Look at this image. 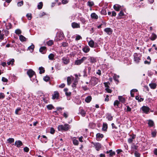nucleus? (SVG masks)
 Returning a JSON list of instances; mask_svg holds the SVG:
<instances>
[{
    "label": "nucleus",
    "mask_w": 157,
    "mask_h": 157,
    "mask_svg": "<svg viewBox=\"0 0 157 157\" xmlns=\"http://www.w3.org/2000/svg\"><path fill=\"white\" fill-rule=\"evenodd\" d=\"M70 128V126L68 124H65L64 125H59L58 127L59 131H67Z\"/></svg>",
    "instance_id": "nucleus-1"
},
{
    "label": "nucleus",
    "mask_w": 157,
    "mask_h": 157,
    "mask_svg": "<svg viewBox=\"0 0 157 157\" xmlns=\"http://www.w3.org/2000/svg\"><path fill=\"white\" fill-rule=\"evenodd\" d=\"M87 57H82L81 59L76 60L75 62V64L76 65H79L87 59Z\"/></svg>",
    "instance_id": "nucleus-2"
},
{
    "label": "nucleus",
    "mask_w": 157,
    "mask_h": 157,
    "mask_svg": "<svg viewBox=\"0 0 157 157\" xmlns=\"http://www.w3.org/2000/svg\"><path fill=\"white\" fill-rule=\"evenodd\" d=\"M91 143L94 145L93 147H95L97 151H99L100 150L101 147V144L99 143H94L93 142H92Z\"/></svg>",
    "instance_id": "nucleus-3"
},
{
    "label": "nucleus",
    "mask_w": 157,
    "mask_h": 157,
    "mask_svg": "<svg viewBox=\"0 0 157 157\" xmlns=\"http://www.w3.org/2000/svg\"><path fill=\"white\" fill-rule=\"evenodd\" d=\"M62 60L63 63L65 65L68 64L70 62L69 58L67 57H63L62 59Z\"/></svg>",
    "instance_id": "nucleus-4"
},
{
    "label": "nucleus",
    "mask_w": 157,
    "mask_h": 157,
    "mask_svg": "<svg viewBox=\"0 0 157 157\" xmlns=\"http://www.w3.org/2000/svg\"><path fill=\"white\" fill-rule=\"evenodd\" d=\"M91 81L92 84L94 86L98 83V79L96 77H93L91 78Z\"/></svg>",
    "instance_id": "nucleus-5"
},
{
    "label": "nucleus",
    "mask_w": 157,
    "mask_h": 157,
    "mask_svg": "<svg viewBox=\"0 0 157 157\" xmlns=\"http://www.w3.org/2000/svg\"><path fill=\"white\" fill-rule=\"evenodd\" d=\"M88 44L90 47L92 48H95L97 47L96 44H95L94 42L92 40H91L88 42Z\"/></svg>",
    "instance_id": "nucleus-6"
},
{
    "label": "nucleus",
    "mask_w": 157,
    "mask_h": 157,
    "mask_svg": "<svg viewBox=\"0 0 157 157\" xmlns=\"http://www.w3.org/2000/svg\"><path fill=\"white\" fill-rule=\"evenodd\" d=\"M27 74L30 78L33 75H35V72L31 69L29 70L27 72Z\"/></svg>",
    "instance_id": "nucleus-7"
},
{
    "label": "nucleus",
    "mask_w": 157,
    "mask_h": 157,
    "mask_svg": "<svg viewBox=\"0 0 157 157\" xmlns=\"http://www.w3.org/2000/svg\"><path fill=\"white\" fill-rule=\"evenodd\" d=\"M130 136L131 137L128 138V142L129 144H131L133 140L136 138V135L132 134Z\"/></svg>",
    "instance_id": "nucleus-8"
},
{
    "label": "nucleus",
    "mask_w": 157,
    "mask_h": 157,
    "mask_svg": "<svg viewBox=\"0 0 157 157\" xmlns=\"http://www.w3.org/2000/svg\"><path fill=\"white\" fill-rule=\"evenodd\" d=\"M104 31L109 35L111 34L113 32V30L110 28H105L104 29Z\"/></svg>",
    "instance_id": "nucleus-9"
},
{
    "label": "nucleus",
    "mask_w": 157,
    "mask_h": 157,
    "mask_svg": "<svg viewBox=\"0 0 157 157\" xmlns=\"http://www.w3.org/2000/svg\"><path fill=\"white\" fill-rule=\"evenodd\" d=\"M142 109L144 113L147 114L149 112L150 109L147 106H143L142 107Z\"/></svg>",
    "instance_id": "nucleus-10"
},
{
    "label": "nucleus",
    "mask_w": 157,
    "mask_h": 157,
    "mask_svg": "<svg viewBox=\"0 0 157 157\" xmlns=\"http://www.w3.org/2000/svg\"><path fill=\"white\" fill-rule=\"evenodd\" d=\"M15 145H16L17 147H20L23 145L22 142L20 140H17L15 141L14 143Z\"/></svg>",
    "instance_id": "nucleus-11"
},
{
    "label": "nucleus",
    "mask_w": 157,
    "mask_h": 157,
    "mask_svg": "<svg viewBox=\"0 0 157 157\" xmlns=\"http://www.w3.org/2000/svg\"><path fill=\"white\" fill-rule=\"evenodd\" d=\"M71 26L73 28H80L79 23H78L75 22L72 23Z\"/></svg>",
    "instance_id": "nucleus-12"
},
{
    "label": "nucleus",
    "mask_w": 157,
    "mask_h": 157,
    "mask_svg": "<svg viewBox=\"0 0 157 157\" xmlns=\"http://www.w3.org/2000/svg\"><path fill=\"white\" fill-rule=\"evenodd\" d=\"M59 96V93L58 91H56L54 92V94L52 95V99H55L56 98L58 99Z\"/></svg>",
    "instance_id": "nucleus-13"
},
{
    "label": "nucleus",
    "mask_w": 157,
    "mask_h": 157,
    "mask_svg": "<svg viewBox=\"0 0 157 157\" xmlns=\"http://www.w3.org/2000/svg\"><path fill=\"white\" fill-rule=\"evenodd\" d=\"M121 6L118 4H115L113 6L114 9L117 11H119L121 9Z\"/></svg>",
    "instance_id": "nucleus-14"
},
{
    "label": "nucleus",
    "mask_w": 157,
    "mask_h": 157,
    "mask_svg": "<svg viewBox=\"0 0 157 157\" xmlns=\"http://www.w3.org/2000/svg\"><path fill=\"white\" fill-rule=\"evenodd\" d=\"M134 60L136 63H138L140 59L138 56V54L137 53H135L134 55Z\"/></svg>",
    "instance_id": "nucleus-15"
},
{
    "label": "nucleus",
    "mask_w": 157,
    "mask_h": 157,
    "mask_svg": "<svg viewBox=\"0 0 157 157\" xmlns=\"http://www.w3.org/2000/svg\"><path fill=\"white\" fill-rule=\"evenodd\" d=\"M138 147L134 144H133L131 145V149L132 151H134L135 150H137Z\"/></svg>",
    "instance_id": "nucleus-16"
},
{
    "label": "nucleus",
    "mask_w": 157,
    "mask_h": 157,
    "mask_svg": "<svg viewBox=\"0 0 157 157\" xmlns=\"http://www.w3.org/2000/svg\"><path fill=\"white\" fill-rule=\"evenodd\" d=\"M82 50L84 52L86 53L89 52L90 48L88 46L86 45L82 48Z\"/></svg>",
    "instance_id": "nucleus-17"
},
{
    "label": "nucleus",
    "mask_w": 157,
    "mask_h": 157,
    "mask_svg": "<svg viewBox=\"0 0 157 157\" xmlns=\"http://www.w3.org/2000/svg\"><path fill=\"white\" fill-rule=\"evenodd\" d=\"M88 60L90 61L91 63H95L97 61L96 58L93 57H89Z\"/></svg>",
    "instance_id": "nucleus-18"
},
{
    "label": "nucleus",
    "mask_w": 157,
    "mask_h": 157,
    "mask_svg": "<svg viewBox=\"0 0 157 157\" xmlns=\"http://www.w3.org/2000/svg\"><path fill=\"white\" fill-rule=\"evenodd\" d=\"M73 144L75 145H78L79 144L78 141L76 139L75 137H73L72 139Z\"/></svg>",
    "instance_id": "nucleus-19"
},
{
    "label": "nucleus",
    "mask_w": 157,
    "mask_h": 157,
    "mask_svg": "<svg viewBox=\"0 0 157 157\" xmlns=\"http://www.w3.org/2000/svg\"><path fill=\"white\" fill-rule=\"evenodd\" d=\"M46 51V48L45 47H41L40 48V52L43 54L45 53Z\"/></svg>",
    "instance_id": "nucleus-20"
},
{
    "label": "nucleus",
    "mask_w": 157,
    "mask_h": 157,
    "mask_svg": "<svg viewBox=\"0 0 157 157\" xmlns=\"http://www.w3.org/2000/svg\"><path fill=\"white\" fill-rule=\"evenodd\" d=\"M106 153L107 154L109 153V157H112L115 154V152L113 151L112 150L107 151Z\"/></svg>",
    "instance_id": "nucleus-21"
},
{
    "label": "nucleus",
    "mask_w": 157,
    "mask_h": 157,
    "mask_svg": "<svg viewBox=\"0 0 157 157\" xmlns=\"http://www.w3.org/2000/svg\"><path fill=\"white\" fill-rule=\"evenodd\" d=\"M157 38V35L154 33H152L150 37V39L152 41L154 40Z\"/></svg>",
    "instance_id": "nucleus-22"
},
{
    "label": "nucleus",
    "mask_w": 157,
    "mask_h": 157,
    "mask_svg": "<svg viewBox=\"0 0 157 157\" xmlns=\"http://www.w3.org/2000/svg\"><path fill=\"white\" fill-rule=\"evenodd\" d=\"M118 99L122 103H124L125 101V99L122 96H118Z\"/></svg>",
    "instance_id": "nucleus-23"
},
{
    "label": "nucleus",
    "mask_w": 157,
    "mask_h": 157,
    "mask_svg": "<svg viewBox=\"0 0 157 157\" xmlns=\"http://www.w3.org/2000/svg\"><path fill=\"white\" fill-rule=\"evenodd\" d=\"M92 97L90 96H87L85 99V101L86 103H89L92 100Z\"/></svg>",
    "instance_id": "nucleus-24"
},
{
    "label": "nucleus",
    "mask_w": 157,
    "mask_h": 157,
    "mask_svg": "<svg viewBox=\"0 0 157 157\" xmlns=\"http://www.w3.org/2000/svg\"><path fill=\"white\" fill-rule=\"evenodd\" d=\"M90 16L92 19H97L98 18V15L95 13H92Z\"/></svg>",
    "instance_id": "nucleus-25"
},
{
    "label": "nucleus",
    "mask_w": 157,
    "mask_h": 157,
    "mask_svg": "<svg viewBox=\"0 0 157 157\" xmlns=\"http://www.w3.org/2000/svg\"><path fill=\"white\" fill-rule=\"evenodd\" d=\"M103 136V135L102 134L100 133H97L96 135V139L98 140H99L100 138H102Z\"/></svg>",
    "instance_id": "nucleus-26"
},
{
    "label": "nucleus",
    "mask_w": 157,
    "mask_h": 157,
    "mask_svg": "<svg viewBox=\"0 0 157 157\" xmlns=\"http://www.w3.org/2000/svg\"><path fill=\"white\" fill-rule=\"evenodd\" d=\"M149 86L152 89H155L156 87V84L155 83H151L149 84Z\"/></svg>",
    "instance_id": "nucleus-27"
},
{
    "label": "nucleus",
    "mask_w": 157,
    "mask_h": 157,
    "mask_svg": "<svg viewBox=\"0 0 157 157\" xmlns=\"http://www.w3.org/2000/svg\"><path fill=\"white\" fill-rule=\"evenodd\" d=\"M124 16V14L122 10H121L120 11V13L118 14V16L119 17L118 18L119 19H121L122 17H123Z\"/></svg>",
    "instance_id": "nucleus-28"
},
{
    "label": "nucleus",
    "mask_w": 157,
    "mask_h": 157,
    "mask_svg": "<svg viewBox=\"0 0 157 157\" xmlns=\"http://www.w3.org/2000/svg\"><path fill=\"white\" fill-rule=\"evenodd\" d=\"M19 39L21 41H25L27 40V39L25 37L22 35L20 36Z\"/></svg>",
    "instance_id": "nucleus-29"
},
{
    "label": "nucleus",
    "mask_w": 157,
    "mask_h": 157,
    "mask_svg": "<svg viewBox=\"0 0 157 157\" xmlns=\"http://www.w3.org/2000/svg\"><path fill=\"white\" fill-rule=\"evenodd\" d=\"M106 118L109 121H112L113 120V117L112 116L111 114L109 113H108L107 115Z\"/></svg>",
    "instance_id": "nucleus-30"
},
{
    "label": "nucleus",
    "mask_w": 157,
    "mask_h": 157,
    "mask_svg": "<svg viewBox=\"0 0 157 157\" xmlns=\"http://www.w3.org/2000/svg\"><path fill=\"white\" fill-rule=\"evenodd\" d=\"M14 62V59H12L7 62V64L8 66L10 65H12L13 64Z\"/></svg>",
    "instance_id": "nucleus-31"
},
{
    "label": "nucleus",
    "mask_w": 157,
    "mask_h": 157,
    "mask_svg": "<svg viewBox=\"0 0 157 157\" xmlns=\"http://www.w3.org/2000/svg\"><path fill=\"white\" fill-rule=\"evenodd\" d=\"M80 113L82 117H85V116L86 113L84 110L83 109H81L80 111Z\"/></svg>",
    "instance_id": "nucleus-32"
},
{
    "label": "nucleus",
    "mask_w": 157,
    "mask_h": 157,
    "mask_svg": "<svg viewBox=\"0 0 157 157\" xmlns=\"http://www.w3.org/2000/svg\"><path fill=\"white\" fill-rule=\"evenodd\" d=\"M148 124L150 127H152L154 124L153 121L151 120H149L148 121Z\"/></svg>",
    "instance_id": "nucleus-33"
},
{
    "label": "nucleus",
    "mask_w": 157,
    "mask_h": 157,
    "mask_svg": "<svg viewBox=\"0 0 157 157\" xmlns=\"http://www.w3.org/2000/svg\"><path fill=\"white\" fill-rule=\"evenodd\" d=\"M34 46L33 44H32L31 46H30L28 48V49L29 50H30L31 52H32L34 50Z\"/></svg>",
    "instance_id": "nucleus-34"
},
{
    "label": "nucleus",
    "mask_w": 157,
    "mask_h": 157,
    "mask_svg": "<svg viewBox=\"0 0 157 157\" xmlns=\"http://www.w3.org/2000/svg\"><path fill=\"white\" fill-rule=\"evenodd\" d=\"M39 69L40 71L39 73L40 74L44 73L45 72L44 68L42 67H39Z\"/></svg>",
    "instance_id": "nucleus-35"
},
{
    "label": "nucleus",
    "mask_w": 157,
    "mask_h": 157,
    "mask_svg": "<svg viewBox=\"0 0 157 157\" xmlns=\"http://www.w3.org/2000/svg\"><path fill=\"white\" fill-rule=\"evenodd\" d=\"M107 124L106 123H103L102 129L103 131H106L107 128Z\"/></svg>",
    "instance_id": "nucleus-36"
},
{
    "label": "nucleus",
    "mask_w": 157,
    "mask_h": 157,
    "mask_svg": "<svg viewBox=\"0 0 157 157\" xmlns=\"http://www.w3.org/2000/svg\"><path fill=\"white\" fill-rule=\"evenodd\" d=\"M119 102L117 100H115L114 102V105L115 107L116 106V108H118L119 106Z\"/></svg>",
    "instance_id": "nucleus-37"
},
{
    "label": "nucleus",
    "mask_w": 157,
    "mask_h": 157,
    "mask_svg": "<svg viewBox=\"0 0 157 157\" xmlns=\"http://www.w3.org/2000/svg\"><path fill=\"white\" fill-rule=\"evenodd\" d=\"M59 40H61L63 38V33H60L59 34Z\"/></svg>",
    "instance_id": "nucleus-38"
},
{
    "label": "nucleus",
    "mask_w": 157,
    "mask_h": 157,
    "mask_svg": "<svg viewBox=\"0 0 157 157\" xmlns=\"http://www.w3.org/2000/svg\"><path fill=\"white\" fill-rule=\"evenodd\" d=\"M71 77H67V83L68 85H70L71 84Z\"/></svg>",
    "instance_id": "nucleus-39"
},
{
    "label": "nucleus",
    "mask_w": 157,
    "mask_h": 157,
    "mask_svg": "<svg viewBox=\"0 0 157 157\" xmlns=\"http://www.w3.org/2000/svg\"><path fill=\"white\" fill-rule=\"evenodd\" d=\"M43 6V3L42 2H40L37 5V7L39 9H42Z\"/></svg>",
    "instance_id": "nucleus-40"
},
{
    "label": "nucleus",
    "mask_w": 157,
    "mask_h": 157,
    "mask_svg": "<svg viewBox=\"0 0 157 157\" xmlns=\"http://www.w3.org/2000/svg\"><path fill=\"white\" fill-rule=\"evenodd\" d=\"M54 55L52 53H51L49 55L48 57L50 59L52 60L54 59Z\"/></svg>",
    "instance_id": "nucleus-41"
},
{
    "label": "nucleus",
    "mask_w": 157,
    "mask_h": 157,
    "mask_svg": "<svg viewBox=\"0 0 157 157\" xmlns=\"http://www.w3.org/2000/svg\"><path fill=\"white\" fill-rule=\"evenodd\" d=\"M8 142L10 144L14 142V139L12 138H9L7 140Z\"/></svg>",
    "instance_id": "nucleus-42"
},
{
    "label": "nucleus",
    "mask_w": 157,
    "mask_h": 157,
    "mask_svg": "<svg viewBox=\"0 0 157 157\" xmlns=\"http://www.w3.org/2000/svg\"><path fill=\"white\" fill-rule=\"evenodd\" d=\"M80 21L82 22V24H85L86 20L84 18L81 17L80 18Z\"/></svg>",
    "instance_id": "nucleus-43"
},
{
    "label": "nucleus",
    "mask_w": 157,
    "mask_h": 157,
    "mask_svg": "<svg viewBox=\"0 0 157 157\" xmlns=\"http://www.w3.org/2000/svg\"><path fill=\"white\" fill-rule=\"evenodd\" d=\"M47 108L48 110H51L54 108V107L52 105H49L47 106Z\"/></svg>",
    "instance_id": "nucleus-44"
},
{
    "label": "nucleus",
    "mask_w": 157,
    "mask_h": 157,
    "mask_svg": "<svg viewBox=\"0 0 157 157\" xmlns=\"http://www.w3.org/2000/svg\"><path fill=\"white\" fill-rule=\"evenodd\" d=\"M8 29H7L6 28V29L4 30V31L5 33V35H6V36H8V35L9 33V32L8 31Z\"/></svg>",
    "instance_id": "nucleus-45"
},
{
    "label": "nucleus",
    "mask_w": 157,
    "mask_h": 157,
    "mask_svg": "<svg viewBox=\"0 0 157 157\" xmlns=\"http://www.w3.org/2000/svg\"><path fill=\"white\" fill-rule=\"evenodd\" d=\"M53 44V41L52 40H50L47 42V44L48 46H51Z\"/></svg>",
    "instance_id": "nucleus-46"
},
{
    "label": "nucleus",
    "mask_w": 157,
    "mask_h": 157,
    "mask_svg": "<svg viewBox=\"0 0 157 157\" xmlns=\"http://www.w3.org/2000/svg\"><path fill=\"white\" fill-rule=\"evenodd\" d=\"M62 45L64 47H66L68 46V44L66 42H63L62 43Z\"/></svg>",
    "instance_id": "nucleus-47"
},
{
    "label": "nucleus",
    "mask_w": 157,
    "mask_h": 157,
    "mask_svg": "<svg viewBox=\"0 0 157 157\" xmlns=\"http://www.w3.org/2000/svg\"><path fill=\"white\" fill-rule=\"evenodd\" d=\"M134 155L136 157H140V154L137 151H135L134 153Z\"/></svg>",
    "instance_id": "nucleus-48"
},
{
    "label": "nucleus",
    "mask_w": 157,
    "mask_h": 157,
    "mask_svg": "<svg viewBox=\"0 0 157 157\" xmlns=\"http://www.w3.org/2000/svg\"><path fill=\"white\" fill-rule=\"evenodd\" d=\"M88 5L90 7H91L94 5V3L93 2L89 1L87 2Z\"/></svg>",
    "instance_id": "nucleus-49"
},
{
    "label": "nucleus",
    "mask_w": 157,
    "mask_h": 157,
    "mask_svg": "<svg viewBox=\"0 0 157 157\" xmlns=\"http://www.w3.org/2000/svg\"><path fill=\"white\" fill-rule=\"evenodd\" d=\"M43 79L44 81L47 82L50 79V77L48 76H46L44 77L43 78Z\"/></svg>",
    "instance_id": "nucleus-50"
},
{
    "label": "nucleus",
    "mask_w": 157,
    "mask_h": 157,
    "mask_svg": "<svg viewBox=\"0 0 157 157\" xmlns=\"http://www.w3.org/2000/svg\"><path fill=\"white\" fill-rule=\"evenodd\" d=\"M15 33L16 34H17L18 35H19L20 34H21V30L20 29H16L15 30Z\"/></svg>",
    "instance_id": "nucleus-51"
},
{
    "label": "nucleus",
    "mask_w": 157,
    "mask_h": 157,
    "mask_svg": "<svg viewBox=\"0 0 157 157\" xmlns=\"http://www.w3.org/2000/svg\"><path fill=\"white\" fill-rule=\"evenodd\" d=\"M119 76H117L115 74L113 76V78L114 79V80L117 81H118V79L119 78Z\"/></svg>",
    "instance_id": "nucleus-52"
},
{
    "label": "nucleus",
    "mask_w": 157,
    "mask_h": 157,
    "mask_svg": "<svg viewBox=\"0 0 157 157\" xmlns=\"http://www.w3.org/2000/svg\"><path fill=\"white\" fill-rule=\"evenodd\" d=\"M82 38L81 36L80 35H78L76 36V37L75 38V40H78L80 39H82Z\"/></svg>",
    "instance_id": "nucleus-53"
},
{
    "label": "nucleus",
    "mask_w": 157,
    "mask_h": 157,
    "mask_svg": "<svg viewBox=\"0 0 157 157\" xmlns=\"http://www.w3.org/2000/svg\"><path fill=\"white\" fill-rule=\"evenodd\" d=\"M105 91L108 93H111L112 90L109 88V87H107L105 89Z\"/></svg>",
    "instance_id": "nucleus-54"
},
{
    "label": "nucleus",
    "mask_w": 157,
    "mask_h": 157,
    "mask_svg": "<svg viewBox=\"0 0 157 157\" xmlns=\"http://www.w3.org/2000/svg\"><path fill=\"white\" fill-rule=\"evenodd\" d=\"M26 16L28 18V20H30L32 18L31 14L28 13L26 15Z\"/></svg>",
    "instance_id": "nucleus-55"
},
{
    "label": "nucleus",
    "mask_w": 157,
    "mask_h": 157,
    "mask_svg": "<svg viewBox=\"0 0 157 157\" xmlns=\"http://www.w3.org/2000/svg\"><path fill=\"white\" fill-rule=\"evenodd\" d=\"M23 4V1H21V2H19L17 3V6H22Z\"/></svg>",
    "instance_id": "nucleus-56"
},
{
    "label": "nucleus",
    "mask_w": 157,
    "mask_h": 157,
    "mask_svg": "<svg viewBox=\"0 0 157 157\" xmlns=\"http://www.w3.org/2000/svg\"><path fill=\"white\" fill-rule=\"evenodd\" d=\"M5 97V95L4 93H0V99H3Z\"/></svg>",
    "instance_id": "nucleus-57"
},
{
    "label": "nucleus",
    "mask_w": 157,
    "mask_h": 157,
    "mask_svg": "<svg viewBox=\"0 0 157 157\" xmlns=\"http://www.w3.org/2000/svg\"><path fill=\"white\" fill-rule=\"evenodd\" d=\"M21 110V108H17L15 110V113L16 114H18V112Z\"/></svg>",
    "instance_id": "nucleus-58"
},
{
    "label": "nucleus",
    "mask_w": 157,
    "mask_h": 157,
    "mask_svg": "<svg viewBox=\"0 0 157 157\" xmlns=\"http://www.w3.org/2000/svg\"><path fill=\"white\" fill-rule=\"evenodd\" d=\"M24 151L25 152H28L29 151V149L27 147H26L24 148Z\"/></svg>",
    "instance_id": "nucleus-59"
},
{
    "label": "nucleus",
    "mask_w": 157,
    "mask_h": 157,
    "mask_svg": "<svg viewBox=\"0 0 157 157\" xmlns=\"http://www.w3.org/2000/svg\"><path fill=\"white\" fill-rule=\"evenodd\" d=\"M11 26L12 25L10 23H8V25L6 26V28L7 29H10L11 28Z\"/></svg>",
    "instance_id": "nucleus-60"
},
{
    "label": "nucleus",
    "mask_w": 157,
    "mask_h": 157,
    "mask_svg": "<svg viewBox=\"0 0 157 157\" xmlns=\"http://www.w3.org/2000/svg\"><path fill=\"white\" fill-rule=\"evenodd\" d=\"M55 130L53 128H51L50 129V132L52 134H53L55 133Z\"/></svg>",
    "instance_id": "nucleus-61"
},
{
    "label": "nucleus",
    "mask_w": 157,
    "mask_h": 157,
    "mask_svg": "<svg viewBox=\"0 0 157 157\" xmlns=\"http://www.w3.org/2000/svg\"><path fill=\"white\" fill-rule=\"evenodd\" d=\"M151 134L152 136L153 137H155L156 136V131H154L152 132Z\"/></svg>",
    "instance_id": "nucleus-62"
},
{
    "label": "nucleus",
    "mask_w": 157,
    "mask_h": 157,
    "mask_svg": "<svg viewBox=\"0 0 157 157\" xmlns=\"http://www.w3.org/2000/svg\"><path fill=\"white\" fill-rule=\"evenodd\" d=\"M76 83H77V81H75L72 84V86L73 88L76 87L77 85Z\"/></svg>",
    "instance_id": "nucleus-63"
},
{
    "label": "nucleus",
    "mask_w": 157,
    "mask_h": 157,
    "mask_svg": "<svg viewBox=\"0 0 157 157\" xmlns=\"http://www.w3.org/2000/svg\"><path fill=\"white\" fill-rule=\"evenodd\" d=\"M2 81L3 82H7L8 81V79L6 78L3 77L2 78Z\"/></svg>",
    "instance_id": "nucleus-64"
}]
</instances>
